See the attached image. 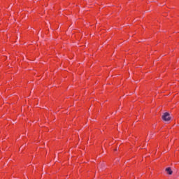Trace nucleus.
<instances>
[{"instance_id": "obj_1", "label": "nucleus", "mask_w": 179, "mask_h": 179, "mask_svg": "<svg viewBox=\"0 0 179 179\" xmlns=\"http://www.w3.org/2000/svg\"><path fill=\"white\" fill-rule=\"evenodd\" d=\"M162 120L166 122L170 121V120H171V117H170V113H164V115H162Z\"/></svg>"}, {"instance_id": "obj_2", "label": "nucleus", "mask_w": 179, "mask_h": 179, "mask_svg": "<svg viewBox=\"0 0 179 179\" xmlns=\"http://www.w3.org/2000/svg\"><path fill=\"white\" fill-rule=\"evenodd\" d=\"M166 171L167 174H169V176H171V174H173V171L171 170V168H170V167L166 168Z\"/></svg>"}]
</instances>
